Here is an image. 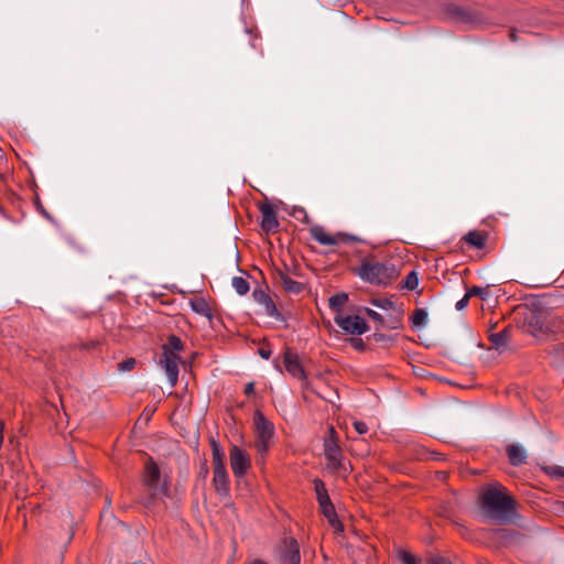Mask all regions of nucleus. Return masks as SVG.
I'll return each instance as SVG.
<instances>
[{
	"instance_id": "f257e3e1",
	"label": "nucleus",
	"mask_w": 564,
	"mask_h": 564,
	"mask_svg": "<svg viewBox=\"0 0 564 564\" xmlns=\"http://www.w3.org/2000/svg\"><path fill=\"white\" fill-rule=\"evenodd\" d=\"M519 323L523 332L539 340L544 339L551 332L547 310L540 301H532L518 310Z\"/></svg>"
},
{
	"instance_id": "f03ea898",
	"label": "nucleus",
	"mask_w": 564,
	"mask_h": 564,
	"mask_svg": "<svg viewBox=\"0 0 564 564\" xmlns=\"http://www.w3.org/2000/svg\"><path fill=\"white\" fill-rule=\"evenodd\" d=\"M356 274L367 283L387 286L399 276V271L390 262H380L371 258L361 262Z\"/></svg>"
},
{
	"instance_id": "7ed1b4c3",
	"label": "nucleus",
	"mask_w": 564,
	"mask_h": 564,
	"mask_svg": "<svg viewBox=\"0 0 564 564\" xmlns=\"http://www.w3.org/2000/svg\"><path fill=\"white\" fill-rule=\"evenodd\" d=\"M324 455L329 470L343 473L345 476L350 473L351 466L345 462L334 426L328 427V436L324 441Z\"/></svg>"
},
{
	"instance_id": "20e7f679",
	"label": "nucleus",
	"mask_w": 564,
	"mask_h": 564,
	"mask_svg": "<svg viewBox=\"0 0 564 564\" xmlns=\"http://www.w3.org/2000/svg\"><path fill=\"white\" fill-rule=\"evenodd\" d=\"M518 506L507 489L496 482V525L516 523L520 518L517 511Z\"/></svg>"
},
{
	"instance_id": "39448f33",
	"label": "nucleus",
	"mask_w": 564,
	"mask_h": 564,
	"mask_svg": "<svg viewBox=\"0 0 564 564\" xmlns=\"http://www.w3.org/2000/svg\"><path fill=\"white\" fill-rule=\"evenodd\" d=\"M256 429V448L260 455H265L271 446V440L274 435V425L263 415L261 411H256L253 415Z\"/></svg>"
},
{
	"instance_id": "423d86ee",
	"label": "nucleus",
	"mask_w": 564,
	"mask_h": 564,
	"mask_svg": "<svg viewBox=\"0 0 564 564\" xmlns=\"http://www.w3.org/2000/svg\"><path fill=\"white\" fill-rule=\"evenodd\" d=\"M143 482L154 496H169V482L166 478L161 477L160 468L152 458L144 465Z\"/></svg>"
},
{
	"instance_id": "0eeeda50",
	"label": "nucleus",
	"mask_w": 564,
	"mask_h": 564,
	"mask_svg": "<svg viewBox=\"0 0 564 564\" xmlns=\"http://www.w3.org/2000/svg\"><path fill=\"white\" fill-rule=\"evenodd\" d=\"M311 237L323 246H336L340 242L357 241L356 237L348 234L338 232L336 235H329L325 228L319 225H312L310 228Z\"/></svg>"
},
{
	"instance_id": "6e6552de",
	"label": "nucleus",
	"mask_w": 564,
	"mask_h": 564,
	"mask_svg": "<svg viewBox=\"0 0 564 564\" xmlns=\"http://www.w3.org/2000/svg\"><path fill=\"white\" fill-rule=\"evenodd\" d=\"M478 517L485 522L494 520V486L488 485L477 500Z\"/></svg>"
},
{
	"instance_id": "1a4fd4ad",
	"label": "nucleus",
	"mask_w": 564,
	"mask_h": 564,
	"mask_svg": "<svg viewBox=\"0 0 564 564\" xmlns=\"http://www.w3.org/2000/svg\"><path fill=\"white\" fill-rule=\"evenodd\" d=\"M334 321L336 325H338L344 332L350 335H361L369 329L367 323L358 315H338Z\"/></svg>"
},
{
	"instance_id": "9d476101",
	"label": "nucleus",
	"mask_w": 564,
	"mask_h": 564,
	"mask_svg": "<svg viewBox=\"0 0 564 564\" xmlns=\"http://www.w3.org/2000/svg\"><path fill=\"white\" fill-rule=\"evenodd\" d=\"M280 564H300L301 555L297 541L294 538L284 539L278 547Z\"/></svg>"
},
{
	"instance_id": "9b49d317",
	"label": "nucleus",
	"mask_w": 564,
	"mask_h": 564,
	"mask_svg": "<svg viewBox=\"0 0 564 564\" xmlns=\"http://www.w3.org/2000/svg\"><path fill=\"white\" fill-rule=\"evenodd\" d=\"M180 360L181 358L176 352L172 350L170 351L167 349L162 351V359L160 360V365L164 368L171 387H175L177 383Z\"/></svg>"
},
{
	"instance_id": "f8f14e48",
	"label": "nucleus",
	"mask_w": 564,
	"mask_h": 564,
	"mask_svg": "<svg viewBox=\"0 0 564 564\" xmlns=\"http://www.w3.org/2000/svg\"><path fill=\"white\" fill-rule=\"evenodd\" d=\"M230 466L236 477H242L251 466L247 452L234 445L230 448Z\"/></svg>"
},
{
	"instance_id": "ddd939ff",
	"label": "nucleus",
	"mask_w": 564,
	"mask_h": 564,
	"mask_svg": "<svg viewBox=\"0 0 564 564\" xmlns=\"http://www.w3.org/2000/svg\"><path fill=\"white\" fill-rule=\"evenodd\" d=\"M259 210L261 213V229L267 234L275 231L279 227V220L273 206L263 203L259 206Z\"/></svg>"
},
{
	"instance_id": "4468645a",
	"label": "nucleus",
	"mask_w": 564,
	"mask_h": 564,
	"mask_svg": "<svg viewBox=\"0 0 564 564\" xmlns=\"http://www.w3.org/2000/svg\"><path fill=\"white\" fill-rule=\"evenodd\" d=\"M274 280L286 292L291 294H300L304 290V284L293 280L289 273L282 269H275Z\"/></svg>"
},
{
	"instance_id": "2eb2a0df",
	"label": "nucleus",
	"mask_w": 564,
	"mask_h": 564,
	"mask_svg": "<svg viewBox=\"0 0 564 564\" xmlns=\"http://www.w3.org/2000/svg\"><path fill=\"white\" fill-rule=\"evenodd\" d=\"M252 297L258 304L263 306L267 315H269L271 317L280 316V313H279L275 304L273 303L272 299L264 290H262V289L253 290Z\"/></svg>"
},
{
	"instance_id": "dca6fc26",
	"label": "nucleus",
	"mask_w": 564,
	"mask_h": 564,
	"mask_svg": "<svg viewBox=\"0 0 564 564\" xmlns=\"http://www.w3.org/2000/svg\"><path fill=\"white\" fill-rule=\"evenodd\" d=\"M213 484L219 496L226 497L229 494V478L225 466L214 469Z\"/></svg>"
},
{
	"instance_id": "f3484780",
	"label": "nucleus",
	"mask_w": 564,
	"mask_h": 564,
	"mask_svg": "<svg viewBox=\"0 0 564 564\" xmlns=\"http://www.w3.org/2000/svg\"><path fill=\"white\" fill-rule=\"evenodd\" d=\"M284 366L286 371L294 378L305 379V371L296 354L286 350L284 354Z\"/></svg>"
},
{
	"instance_id": "a211bd4d",
	"label": "nucleus",
	"mask_w": 564,
	"mask_h": 564,
	"mask_svg": "<svg viewBox=\"0 0 564 564\" xmlns=\"http://www.w3.org/2000/svg\"><path fill=\"white\" fill-rule=\"evenodd\" d=\"M508 460L512 466H521L527 463L528 453L519 443H511L506 447Z\"/></svg>"
},
{
	"instance_id": "6ab92c4d",
	"label": "nucleus",
	"mask_w": 564,
	"mask_h": 564,
	"mask_svg": "<svg viewBox=\"0 0 564 564\" xmlns=\"http://www.w3.org/2000/svg\"><path fill=\"white\" fill-rule=\"evenodd\" d=\"M318 505H319L322 513L328 520L330 527L333 529H335V531H337V532H343L344 525L339 521L336 510H335V507H334L333 502L330 501V499L326 500L325 502L324 501L319 502Z\"/></svg>"
},
{
	"instance_id": "aec40b11",
	"label": "nucleus",
	"mask_w": 564,
	"mask_h": 564,
	"mask_svg": "<svg viewBox=\"0 0 564 564\" xmlns=\"http://www.w3.org/2000/svg\"><path fill=\"white\" fill-rule=\"evenodd\" d=\"M189 305L195 313H197L204 317H207L209 319L213 317L212 308L204 297L191 299Z\"/></svg>"
},
{
	"instance_id": "412c9836",
	"label": "nucleus",
	"mask_w": 564,
	"mask_h": 564,
	"mask_svg": "<svg viewBox=\"0 0 564 564\" xmlns=\"http://www.w3.org/2000/svg\"><path fill=\"white\" fill-rule=\"evenodd\" d=\"M488 235L481 231L473 230L463 237V240L476 249H482L486 245Z\"/></svg>"
},
{
	"instance_id": "4be33fe9",
	"label": "nucleus",
	"mask_w": 564,
	"mask_h": 564,
	"mask_svg": "<svg viewBox=\"0 0 564 564\" xmlns=\"http://www.w3.org/2000/svg\"><path fill=\"white\" fill-rule=\"evenodd\" d=\"M496 534V543H512L520 538V534L516 531H509L505 529H497L495 531Z\"/></svg>"
},
{
	"instance_id": "5701e85b",
	"label": "nucleus",
	"mask_w": 564,
	"mask_h": 564,
	"mask_svg": "<svg viewBox=\"0 0 564 564\" xmlns=\"http://www.w3.org/2000/svg\"><path fill=\"white\" fill-rule=\"evenodd\" d=\"M427 323V312L423 308H416L411 316V324L414 328L424 327Z\"/></svg>"
},
{
	"instance_id": "b1692460",
	"label": "nucleus",
	"mask_w": 564,
	"mask_h": 564,
	"mask_svg": "<svg viewBox=\"0 0 564 564\" xmlns=\"http://www.w3.org/2000/svg\"><path fill=\"white\" fill-rule=\"evenodd\" d=\"M210 446H212L214 469L218 468L219 466H225L224 453H223L220 445L216 441L212 440Z\"/></svg>"
},
{
	"instance_id": "393cba45",
	"label": "nucleus",
	"mask_w": 564,
	"mask_h": 564,
	"mask_svg": "<svg viewBox=\"0 0 564 564\" xmlns=\"http://www.w3.org/2000/svg\"><path fill=\"white\" fill-rule=\"evenodd\" d=\"M231 285L239 295H246L250 290L249 282L242 276H234Z\"/></svg>"
},
{
	"instance_id": "a878e982",
	"label": "nucleus",
	"mask_w": 564,
	"mask_h": 564,
	"mask_svg": "<svg viewBox=\"0 0 564 564\" xmlns=\"http://www.w3.org/2000/svg\"><path fill=\"white\" fill-rule=\"evenodd\" d=\"M314 489H315V492H316V498H317V501L318 503L319 502H325L326 500H329V496H328V492H327V489L325 487V484L323 482V480L321 479H315L314 480Z\"/></svg>"
},
{
	"instance_id": "bb28decb",
	"label": "nucleus",
	"mask_w": 564,
	"mask_h": 564,
	"mask_svg": "<svg viewBox=\"0 0 564 564\" xmlns=\"http://www.w3.org/2000/svg\"><path fill=\"white\" fill-rule=\"evenodd\" d=\"M164 349H167V350H172L174 352H178L183 349V341L181 340L180 337L175 336V335H171L169 336V339H167V344L163 345L162 347V350L164 351Z\"/></svg>"
},
{
	"instance_id": "cd10ccee",
	"label": "nucleus",
	"mask_w": 564,
	"mask_h": 564,
	"mask_svg": "<svg viewBox=\"0 0 564 564\" xmlns=\"http://www.w3.org/2000/svg\"><path fill=\"white\" fill-rule=\"evenodd\" d=\"M468 296H479L481 300H487L490 296V286H473L467 291Z\"/></svg>"
},
{
	"instance_id": "c85d7f7f",
	"label": "nucleus",
	"mask_w": 564,
	"mask_h": 564,
	"mask_svg": "<svg viewBox=\"0 0 564 564\" xmlns=\"http://www.w3.org/2000/svg\"><path fill=\"white\" fill-rule=\"evenodd\" d=\"M398 560L400 564H421V560L415 557L412 553L406 551H400L398 553Z\"/></svg>"
},
{
	"instance_id": "c756f323",
	"label": "nucleus",
	"mask_w": 564,
	"mask_h": 564,
	"mask_svg": "<svg viewBox=\"0 0 564 564\" xmlns=\"http://www.w3.org/2000/svg\"><path fill=\"white\" fill-rule=\"evenodd\" d=\"M509 332L507 328L503 330L496 333V351H502L507 346Z\"/></svg>"
},
{
	"instance_id": "7c9ffc66",
	"label": "nucleus",
	"mask_w": 564,
	"mask_h": 564,
	"mask_svg": "<svg viewBox=\"0 0 564 564\" xmlns=\"http://www.w3.org/2000/svg\"><path fill=\"white\" fill-rule=\"evenodd\" d=\"M348 301L346 293H338L329 299V306L335 310H339Z\"/></svg>"
},
{
	"instance_id": "2f4dec72",
	"label": "nucleus",
	"mask_w": 564,
	"mask_h": 564,
	"mask_svg": "<svg viewBox=\"0 0 564 564\" xmlns=\"http://www.w3.org/2000/svg\"><path fill=\"white\" fill-rule=\"evenodd\" d=\"M292 216L294 218H296L297 220L305 223V224H311V221H312L306 209L301 206L293 207Z\"/></svg>"
},
{
	"instance_id": "473e14b6",
	"label": "nucleus",
	"mask_w": 564,
	"mask_h": 564,
	"mask_svg": "<svg viewBox=\"0 0 564 564\" xmlns=\"http://www.w3.org/2000/svg\"><path fill=\"white\" fill-rule=\"evenodd\" d=\"M419 285V278L415 271H411L403 282V288L410 291H413Z\"/></svg>"
},
{
	"instance_id": "72a5a7b5",
	"label": "nucleus",
	"mask_w": 564,
	"mask_h": 564,
	"mask_svg": "<svg viewBox=\"0 0 564 564\" xmlns=\"http://www.w3.org/2000/svg\"><path fill=\"white\" fill-rule=\"evenodd\" d=\"M370 303L381 310H390L394 306L390 299H372Z\"/></svg>"
},
{
	"instance_id": "f704fd0d",
	"label": "nucleus",
	"mask_w": 564,
	"mask_h": 564,
	"mask_svg": "<svg viewBox=\"0 0 564 564\" xmlns=\"http://www.w3.org/2000/svg\"><path fill=\"white\" fill-rule=\"evenodd\" d=\"M543 471L551 477H564V467L561 466H545Z\"/></svg>"
},
{
	"instance_id": "c9c22d12",
	"label": "nucleus",
	"mask_w": 564,
	"mask_h": 564,
	"mask_svg": "<svg viewBox=\"0 0 564 564\" xmlns=\"http://www.w3.org/2000/svg\"><path fill=\"white\" fill-rule=\"evenodd\" d=\"M135 364L134 358H127L118 364V370L122 372L130 371L134 368Z\"/></svg>"
},
{
	"instance_id": "e433bc0d",
	"label": "nucleus",
	"mask_w": 564,
	"mask_h": 564,
	"mask_svg": "<svg viewBox=\"0 0 564 564\" xmlns=\"http://www.w3.org/2000/svg\"><path fill=\"white\" fill-rule=\"evenodd\" d=\"M367 316L369 318H371L373 322L378 323V325L380 327H382L384 325V321H383V317L376 311L371 310V308H366L365 310Z\"/></svg>"
},
{
	"instance_id": "4c0bfd02",
	"label": "nucleus",
	"mask_w": 564,
	"mask_h": 564,
	"mask_svg": "<svg viewBox=\"0 0 564 564\" xmlns=\"http://www.w3.org/2000/svg\"><path fill=\"white\" fill-rule=\"evenodd\" d=\"M349 341L356 350L362 351L366 348V345L361 338L351 337L349 338Z\"/></svg>"
},
{
	"instance_id": "58836bf2",
	"label": "nucleus",
	"mask_w": 564,
	"mask_h": 564,
	"mask_svg": "<svg viewBox=\"0 0 564 564\" xmlns=\"http://www.w3.org/2000/svg\"><path fill=\"white\" fill-rule=\"evenodd\" d=\"M354 427L358 434H365L368 431L367 424L361 421L354 422Z\"/></svg>"
},
{
	"instance_id": "ea45409f",
	"label": "nucleus",
	"mask_w": 564,
	"mask_h": 564,
	"mask_svg": "<svg viewBox=\"0 0 564 564\" xmlns=\"http://www.w3.org/2000/svg\"><path fill=\"white\" fill-rule=\"evenodd\" d=\"M427 564H453L448 560L441 556H432L427 560Z\"/></svg>"
},
{
	"instance_id": "a19ab883",
	"label": "nucleus",
	"mask_w": 564,
	"mask_h": 564,
	"mask_svg": "<svg viewBox=\"0 0 564 564\" xmlns=\"http://www.w3.org/2000/svg\"><path fill=\"white\" fill-rule=\"evenodd\" d=\"M470 296H468V293L465 294V296L463 299H460L459 301H457L455 307L457 311H462L464 310L467 305H468V301H469Z\"/></svg>"
},
{
	"instance_id": "79ce46f5",
	"label": "nucleus",
	"mask_w": 564,
	"mask_h": 564,
	"mask_svg": "<svg viewBox=\"0 0 564 564\" xmlns=\"http://www.w3.org/2000/svg\"><path fill=\"white\" fill-rule=\"evenodd\" d=\"M488 339L490 343H494V318H489L488 321V330H487Z\"/></svg>"
},
{
	"instance_id": "37998d69",
	"label": "nucleus",
	"mask_w": 564,
	"mask_h": 564,
	"mask_svg": "<svg viewBox=\"0 0 564 564\" xmlns=\"http://www.w3.org/2000/svg\"><path fill=\"white\" fill-rule=\"evenodd\" d=\"M36 206H37V210H39V212H40V213H41V214H42L46 219H48V220H51V221L53 220L52 216H51V215H50V214L44 209V207H43L40 203H37V204H36Z\"/></svg>"
},
{
	"instance_id": "c03bdc74",
	"label": "nucleus",
	"mask_w": 564,
	"mask_h": 564,
	"mask_svg": "<svg viewBox=\"0 0 564 564\" xmlns=\"http://www.w3.org/2000/svg\"><path fill=\"white\" fill-rule=\"evenodd\" d=\"M245 393L247 395H250V394H253L254 393V383L253 382H249L246 384L245 387Z\"/></svg>"
},
{
	"instance_id": "a18cd8bd",
	"label": "nucleus",
	"mask_w": 564,
	"mask_h": 564,
	"mask_svg": "<svg viewBox=\"0 0 564 564\" xmlns=\"http://www.w3.org/2000/svg\"><path fill=\"white\" fill-rule=\"evenodd\" d=\"M259 354L264 359H269L270 355H271V352L269 350H264V349H260Z\"/></svg>"
},
{
	"instance_id": "49530a36",
	"label": "nucleus",
	"mask_w": 564,
	"mask_h": 564,
	"mask_svg": "<svg viewBox=\"0 0 564 564\" xmlns=\"http://www.w3.org/2000/svg\"><path fill=\"white\" fill-rule=\"evenodd\" d=\"M250 564H268V563H265V562H264V561H262V560H258V558H257V560H253L252 562H250Z\"/></svg>"
},
{
	"instance_id": "de8ad7c7",
	"label": "nucleus",
	"mask_w": 564,
	"mask_h": 564,
	"mask_svg": "<svg viewBox=\"0 0 564 564\" xmlns=\"http://www.w3.org/2000/svg\"><path fill=\"white\" fill-rule=\"evenodd\" d=\"M510 39H511V41H517V35H516L514 31L510 32Z\"/></svg>"
},
{
	"instance_id": "09e8293b",
	"label": "nucleus",
	"mask_w": 564,
	"mask_h": 564,
	"mask_svg": "<svg viewBox=\"0 0 564 564\" xmlns=\"http://www.w3.org/2000/svg\"><path fill=\"white\" fill-rule=\"evenodd\" d=\"M207 473H208V469H207V467H205V469L202 470V474H204L206 476Z\"/></svg>"
},
{
	"instance_id": "8fccbe9b",
	"label": "nucleus",
	"mask_w": 564,
	"mask_h": 564,
	"mask_svg": "<svg viewBox=\"0 0 564 564\" xmlns=\"http://www.w3.org/2000/svg\"><path fill=\"white\" fill-rule=\"evenodd\" d=\"M207 473H208V469H207V467H205V469L202 470V474H204L206 476Z\"/></svg>"
}]
</instances>
